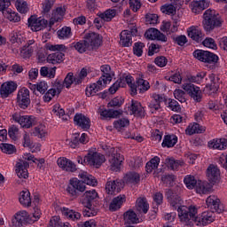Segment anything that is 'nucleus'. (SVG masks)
Masks as SVG:
<instances>
[{
    "instance_id": "57",
    "label": "nucleus",
    "mask_w": 227,
    "mask_h": 227,
    "mask_svg": "<svg viewBox=\"0 0 227 227\" xmlns=\"http://www.w3.org/2000/svg\"><path fill=\"white\" fill-rule=\"evenodd\" d=\"M166 161H167L168 168H169L173 171L178 169V168H180V166H182V164H184V162H182L178 160H175L173 158L167 159Z\"/></svg>"
},
{
    "instance_id": "21",
    "label": "nucleus",
    "mask_w": 227,
    "mask_h": 227,
    "mask_svg": "<svg viewBox=\"0 0 227 227\" xmlns=\"http://www.w3.org/2000/svg\"><path fill=\"white\" fill-rule=\"evenodd\" d=\"M57 164L63 169V171H67L68 173H74V171H77L75 163L65 157L59 158Z\"/></svg>"
},
{
    "instance_id": "51",
    "label": "nucleus",
    "mask_w": 227,
    "mask_h": 227,
    "mask_svg": "<svg viewBox=\"0 0 227 227\" xmlns=\"http://www.w3.org/2000/svg\"><path fill=\"white\" fill-rule=\"evenodd\" d=\"M99 17L103 19L105 22H111V20L116 17V10L108 9L104 13H101Z\"/></svg>"
},
{
    "instance_id": "63",
    "label": "nucleus",
    "mask_w": 227,
    "mask_h": 227,
    "mask_svg": "<svg viewBox=\"0 0 227 227\" xmlns=\"http://www.w3.org/2000/svg\"><path fill=\"white\" fill-rule=\"evenodd\" d=\"M121 106H123V98L121 97L114 98L108 103V107H121Z\"/></svg>"
},
{
    "instance_id": "5",
    "label": "nucleus",
    "mask_w": 227,
    "mask_h": 227,
    "mask_svg": "<svg viewBox=\"0 0 227 227\" xmlns=\"http://www.w3.org/2000/svg\"><path fill=\"white\" fill-rule=\"evenodd\" d=\"M86 191V184L82 180L73 178L69 180V184L67 188V192L73 200H77L82 192Z\"/></svg>"
},
{
    "instance_id": "31",
    "label": "nucleus",
    "mask_w": 227,
    "mask_h": 227,
    "mask_svg": "<svg viewBox=\"0 0 227 227\" xmlns=\"http://www.w3.org/2000/svg\"><path fill=\"white\" fill-rule=\"evenodd\" d=\"M209 4L205 0L193 1L192 3V12L196 15L200 14L203 10L208 8Z\"/></svg>"
},
{
    "instance_id": "59",
    "label": "nucleus",
    "mask_w": 227,
    "mask_h": 227,
    "mask_svg": "<svg viewBox=\"0 0 227 227\" xmlns=\"http://www.w3.org/2000/svg\"><path fill=\"white\" fill-rule=\"evenodd\" d=\"M124 83L127 82L129 88H130L131 95H136V82H134V77L127 75L125 78H121Z\"/></svg>"
},
{
    "instance_id": "18",
    "label": "nucleus",
    "mask_w": 227,
    "mask_h": 227,
    "mask_svg": "<svg viewBox=\"0 0 227 227\" xmlns=\"http://www.w3.org/2000/svg\"><path fill=\"white\" fill-rule=\"evenodd\" d=\"M74 125L83 130H90L91 127V120L82 114H76L74 117Z\"/></svg>"
},
{
    "instance_id": "56",
    "label": "nucleus",
    "mask_w": 227,
    "mask_h": 227,
    "mask_svg": "<svg viewBox=\"0 0 227 227\" xmlns=\"http://www.w3.org/2000/svg\"><path fill=\"white\" fill-rule=\"evenodd\" d=\"M15 6L20 13H27L29 8L27 7V2L24 0H17Z\"/></svg>"
},
{
    "instance_id": "4",
    "label": "nucleus",
    "mask_w": 227,
    "mask_h": 227,
    "mask_svg": "<svg viewBox=\"0 0 227 227\" xmlns=\"http://www.w3.org/2000/svg\"><path fill=\"white\" fill-rule=\"evenodd\" d=\"M182 186L176 185L174 188L167 189L165 192V196L168 203L176 209L178 207L184 203L182 200Z\"/></svg>"
},
{
    "instance_id": "54",
    "label": "nucleus",
    "mask_w": 227,
    "mask_h": 227,
    "mask_svg": "<svg viewBox=\"0 0 227 227\" xmlns=\"http://www.w3.org/2000/svg\"><path fill=\"white\" fill-rule=\"evenodd\" d=\"M0 148L4 153H7L8 155H12L17 152V148L12 144H1Z\"/></svg>"
},
{
    "instance_id": "12",
    "label": "nucleus",
    "mask_w": 227,
    "mask_h": 227,
    "mask_svg": "<svg viewBox=\"0 0 227 227\" xmlns=\"http://www.w3.org/2000/svg\"><path fill=\"white\" fill-rule=\"evenodd\" d=\"M215 221V214L214 211H205L200 215H195V223L197 226H207Z\"/></svg>"
},
{
    "instance_id": "44",
    "label": "nucleus",
    "mask_w": 227,
    "mask_h": 227,
    "mask_svg": "<svg viewBox=\"0 0 227 227\" xmlns=\"http://www.w3.org/2000/svg\"><path fill=\"white\" fill-rule=\"evenodd\" d=\"M4 17L10 20V22H20V15L19 12L12 11V9H7L3 12Z\"/></svg>"
},
{
    "instance_id": "2",
    "label": "nucleus",
    "mask_w": 227,
    "mask_h": 227,
    "mask_svg": "<svg viewBox=\"0 0 227 227\" xmlns=\"http://www.w3.org/2000/svg\"><path fill=\"white\" fill-rule=\"evenodd\" d=\"M46 50L54 52L48 55V63H51V65H58L59 63H63V61L65 60V53L63 52H67V46H65V44L47 43Z\"/></svg>"
},
{
    "instance_id": "15",
    "label": "nucleus",
    "mask_w": 227,
    "mask_h": 227,
    "mask_svg": "<svg viewBox=\"0 0 227 227\" xmlns=\"http://www.w3.org/2000/svg\"><path fill=\"white\" fill-rule=\"evenodd\" d=\"M48 25L49 21H47V20L45 19H36V17L35 16H31L28 19V27H30L32 31H42V29H45V27H47Z\"/></svg>"
},
{
    "instance_id": "43",
    "label": "nucleus",
    "mask_w": 227,
    "mask_h": 227,
    "mask_svg": "<svg viewBox=\"0 0 227 227\" xmlns=\"http://www.w3.org/2000/svg\"><path fill=\"white\" fill-rule=\"evenodd\" d=\"M20 203L23 207H31V193L29 191H23L20 193Z\"/></svg>"
},
{
    "instance_id": "42",
    "label": "nucleus",
    "mask_w": 227,
    "mask_h": 227,
    "mask_svg": "<svg viewBox=\"0 0 227 227\" xmlns=\"http://www.w3.org/2000/svg\"><path fill=\"white\" fill-rule=\"evenodd\" d=\"M195 187L198 194H207V192H210V184L207 182L199 180Z\"/></svg>"
},
{
    "instance_id": "35",
    "label": "nucleus",
    "mask_w": 227,
    "mask_h": 227,
    "mask_svg": "<svg viewBox=\"0 0 227 227\" xmlns=\"http://www.w3.org/2000/svg\"><path fill=\"white\" fill-rule=\"evenodd\" d=\"M120 45L122 47H130L132 45V34L129 30L121 32Z\"/></svg>"
},
{
    "instance_id": "32",
    "label": "nucleus",
    "mask_w": 227,
    "mask_h": 227,
    "mask_svg": "<svg viewBox=\"0 0 227 227\" xmlns=\"http://www.w3.org/2000/svg\"><path fill=\"white\" fill-rule=\"evenodd\" d=\"M136 95H137V91L139 93H145L150 90V82L143 78H138L135 83Z\"/></svg>"
},
{
    "instance_id": "23",
    "label": "nucleus",
    "mask_w": 227,
    "mask_h": 227,
    "mask_svg": "<svg viewBox=\"0 0 227 227\" xmlns=\"http://www.w3.org/2000/svg\"><path fill=\"white\" fill-rule=\"evenodd\" d=\"M123 189V183L120 179L108 181L106 184L107 194H116Z\"/></svg>"
},
{
    "instance_id": "8",
    "label": "nucleus",
    "mask_w": 227,
    "mask_h": 227,
    "mask_svg": "<svg viewBox=\"0 0 227 227\" xmlns=\"http://www.w3.org/2000/svg\"><path fill=\"white\" fill-rule=\"evenodd\" d=\"M16 104L20 109H27L31 106V97L27 88H21L17 94Z\"/></svg>"
},
{
    "instance_id": "39",
    "label": "nucleus",
    "mask_w": 227,
    "mask_h": 227,
    "mask_svg": "<svg viewBox=\"0 0 227 227\" xmlns=\"http://www.w3.org/2000/svg\"><path fill=\"white\" fill-rule=\"evenodd\" d=\"M136 208L140 214H148L150 206L148 205V201H146V198H138L137 200Z\"/></svg>"
},
{
    "instance_id": "10",
    "label": "nucleus",
    "mask_w": 227,
    "mask_h": 227,
    "mask_svg": "<svg viewBox=\"0 0 227 227\" xmlns=\"http://www.w3.org/2000/svg\"><path fill=\"white\" fill-rule=\"evenodd\" d=\"M111 154L108 156V160L110 162L112 171H119L121 167V162L125 160L123 155H121L114 148L110 150Z\"/></svg>"
},
{
    "instance_id": "30",
    "label": "nucleus",
    "mask_w": 227,
    "mask_h": 227,
    "mask_svg": "<svg viewBox=\"0 0 227 227\" xmlns=\"http://www.w3.org/2000/svg\"><path fill=\"white\" fill-rule=\"evenodd\" d=\"M123 182L129 185H137V184L141 182V176L137 172H129L123 177Z\"/></svg>"
},
{
    "instance_id": "9",
    "label": "nucleus",
    "mask_w": 227,
    "mask_h": 227,
    "mask_svg": "<svg viewBox=\"0 0 227 227\" xmlns=\"http://www.w3.org/2000/svg\"><path fill=\"white\" fill-rule=\"evenodd\" d=\"M83 162L87 166H95L100 168L106 162V156L99 153H89L83 158Z\"/></svg>"
},
{
    "instance_id": "29",
    "label": "nucleus",
    "mask_w": 227,
    "mask_h": 227,
    "mask_svg": "<svg viewBox=\"0 0 227 227\" xmlns=\"http://www.w3.org/2000/svg\"><path fill=\"white\" fill-rule=\"evenodd\" d=\"M98 198V193L95 190H90L86 191L83 194V199H82V205H87L88 207H91V203L95 201Z\"/></svg>"
},
{
    "instance_id": "53",
    "label": "nucleus",
    "mask_w": 227,
    "mask_h": 227,
    "mask_svg": "<svg viewBox=\"0 0 227 227\" xmlns=\"http://www.w3.org/2000/svg\"><path fill=\"white\" fill-rule=\"evenodd\" d=\"M184 184L186 185L187 189H194L198 184V180L194 176L188 175L184 179Z\"/></svg>"
},
{
    "instance_id": "50",
    "label": "nucleus",
    "mask_w": 227,
    "mask_h": 227,
    "mask_svg": "<svg viewBox=\"0 0 227 227\" xmlns=\"http://www.w3.org/2000/svg\"><path fill=\"white\" fill-rule=\"evenodd\" d=\"M54 6V0H44L43 3V11L42 13L43 17H49V13L52 7Z\"/></svg>"
},
{
    "instance_id": "24",
    "label": "nucleus",
    "mask_w": 227,
    "mask_h": 227,
    "mask_svg": "<svg viewBox=\"0 0 227 227\" xmlns=\"http://www.w3.org/2000/svg\"><path fill=\"white\" fill-rule=\"evenodd\" d=\"M145 38L148 40H158L159 42H168V37L157 28H149L145 33Z\"/></svg>"
},
{
    "instance_id": "1",
    "label": "nucleus",
    "mask_w": 227,
    "mask_h": 227,
    "mask_svg": "<svg viewBox=\"0 0 227 227\" xmlns=\"http://www.w3.org/2000/svg\"><path fill=\"white\" fill-rule=\"evenodd\" d=\"M100 69L103 75L96 83H92L86 88L85 93L87 97H95L98 91H101V90H104V88L107 86V82L113 81V76H111V66L103 65Z\"/></svg>"
},
{
    "instance_id": "60",
    "label": "nucleus",
    "mask_w": 227,
    "mask_h": 227,
    "mask_svg": "<svg viewBox=\"0 0 227 227\" xmlns=\"http://www.w3.org/2000/svg\"><path fill=\"white\" fill-rule=\"evenodd\" d=\"M205 77H207V73L200 72V73H198L196 75L190 76L188 79L190 82H197V84H200L201 83L203 79H205Z\"/></svg>"
},
{
    "instance_id": "58",
    "label": "nucleus",
    "mask_w": 227,
    "mask_h": 227,
    "mask_svg": "<svg viewBox=\"0 0 227 227\" xmlns=\"http://www.w3.org/2000/svg\"><path fill=\"white\" fill-rule=\"evenodd\" d=\"M84 206V209H83V215L84 217H93L95 215H97L98 211L97 209H95V207H93V205L90 204V206L88 205H83Z\"/></svg>"
},
{
    "instance_id": "22",
    "label": "nucleus",
    "mask_w": 227,
    "mask_h": 227,
    "mask_svg": "<svg viewBox=\"0 0 227 227\" xmlns=\"http://www.w3.org/2000/svg\"><path fill=\"white\" fill-rule=\"evenodd\" d=\"M12 120L16 121L17 123H20L21 127L25 129H29L30 127H33V117L27 116V115H20L19 113H15L12 114Z\"/></svg>"
},
{
    "instance_id": "14",
    "label": "nucleus",
    "mask_w": 227,
    "mask_h": 227,
    "mask_svg": "<svg viewBox=\"0 0 227 227\" xmlns=\"http://www.w3.org/2000/svg\"><path fill=\"white\" fill-rule=\"evenodd\" d=\"M206 204L207 208H210L212 212H216V214H222L224 212V207L221 204V200L215 195H210L206 200Z\"/></svg>"
},
{
    "instance_id": "17",
    "label": "nucleus",
    "mask_w": 227,
    "mask_h": 227,
    "mask_svg": "<svg viewBox=\"0 0 227 227\" xmlns=\"http://www.w3.org/2000/svg\"><path fill=\"white\" fill-rule=\"evenodd\" d=\"M207 177L210 184H217L221 178V170L217 166L211 164L207 168Z\"/></svg>"
},
{
    "instance_id": "49",
    "label": "nucleus",
    "mask_w": 227,
    "mask_h": 227,
    "mask_svg": "<svg viewBox=\"0 0 227 227\" xmlns=\"http://www.w3.org/2000/svg\"><path fill=\"white\" fill-rule=\"evenodd\" d=\"M57 35L60 40H65L72 36V28L69 27H63L61 29L58 30Z\"/></svg>"
},
{
    "instance_id": "27",
    "label": "nucleus",
    "mask_w": 227,
    "mask_h": 227,
    "mask_svg": "<svg viewBox=\"0 0 227 227\" xmlns=\"http://www.w3.org/2000/svg\"><path fill=\"white\" fill-rule=\"evenodd\" d=\"M65 12H67L65 7H57L56 10L52 11L49 23L50 27H52V25L56 24V22H61V20H63V17H65Z\"/></svg>"
},
{
    "instance_id": "47",
    "label": "nucleus",
    "mask_w": 227,
    "mask_h": 227,
    "mask_svg": "<svg viewBox=\"0 0 227 227\" xmlns=\"http://www.w3.org/2000/svg\"><path fill=\"white\" fill-rule=\"evenodd\" d=\"M40 74L42 77H49L50 79H53L56 75V67L49 68L47 67H43L40 69Z\"/></svg>"
},
{
    "instance_id": "25",
    "label": "nucleus",
    "mask_w": 227,
    "mask_h": 227,
    "mask_svg": "<svg viewBox=\"0 0 227 227\" xmlns=\"http://www.w3.org/2000/svg\"><path fill=\"white\" fill-rule=\"evenodd\" d=\"M188 36L189 38H192L194 42H197L200 43V42H203V39L205 38V34L198 27H190L187 29Z\"/></svg>"
},
{
    "instance_id": "13",
    "label": "nucleus",
    "mask_w": 227,
    "mask_h": 227,
    "mask_svg": "<svg viewBox=\"0 0 227 227\" xmlns=\"http://www.w3.org/2000/svg\"><path fill=\"white\" fill-rule=\"evenodd\" d=\"M210 82L209 83L206 84V87L204 88V91L207 95H212V93H217L219 90V84L221 83L219 77L215 76V74H211L208 75V78H206V81Z\"/></svg>"
},
{
    "instance_id": "16",
    "label": "nucleus",
    "mask_w": 227,
    "mask_h": 227,
    "mask_svg": "<svg viewBox=\"0 0 227 227\" xmlns=\"http://www.w3.org/2000/svg\"><path fill=\"white\" fill-rule=\"evenodd\" d=\"M84 38L89 43V49L92 51H97L100 45H102V36L97 33H89L86 34Z\"/></svg>"
},
{
    "instance_id": "61",
    "label": "nucleus",
    "mask_w": 227,
    "mask_h": 227,
    "mask_svg": "<svg viewBox=\"0 0 227 227\" xmlns=\"http://www.w3.org/2000/svg\"><path fill=\"white\" fill-rule=\"evenodd\" d=\"M143 49H145V43H135L133 46V54L141 58L143 56Z\"/></svg>"
},
{
    "instance_id": "46",
    "label": "nucleus",
    "mask_w": 227,
    "mask_h": 227,
    "mask_svg": "<svg viewBox=\"0 0 227 227\" xmlns=\"http://www.w3.org/2000/svg\"><path fill=\"white\" fill-rule=\"evenodd\" d=\"M160 162V158L159 156H155L150 161H148L145 165V170L147 173H152L153 169H157L159 168V164Z\"/></svg>"
},
{
    "instance_id": "62",
    "label": "nucleus",
    "mask_w": 227,
    "mask_h": 227,
    "mask_svg": "<svg viewBox=\"0 0 227 227\" xmlns=\"http://www.w3.org/2000/svg\"><path fill=\"white\" fill-rule=\"evenodd\" d=\"M11 42L12 43H22L24 42V36L20 32H12L11 34Z\"/></svg>"
},
{
    "instance_id": "40",
    "label": "nucleus",
    "mask_w": 227,
    "mask_h": 227,
    "mask_svg": "<svg viewBox=\"0 0 227 227\" xmlns=\"http://www.w3.org/2000/svg\"><path fill=\"white\" fill-rule=\"evenodd\" d=\"M178 143V137L175 135H167L164 137L161 145L163 148H173Z\"/></svg>"
},
{
    "instance_id": "64",
    "label": "nucleus",
    "mask_w": 227,
    "mask_h": 227,
    "mask_svg": "<svg viewBox=\"0 0 227 227\" xmlns=\"http://www.w3.org/2000/svg\"><path fill=\"white\" fill-rule=\"evenodd\" d=\"M174 97H175V98H176V100L181 102V104H184V102L186 101V99H185V97H186L185 91H184L180 89L174 90Z\"/></svg>"
},
{
    "instance_id": "55",
    "label": "nucleus",
    "mask_w": 227,
    "mask_h": 227,
    "mask_svg": "<svg viewBox=\"0 0 227 227\" xmlns=\"http://www.w3.org/2000/svg\"><path fill=\"white\" fill-rule=\"evenodd\" d=\"M130 125V121L126 118L119 119L114 122V127L117 129V130H121V129H125V127H129Z\"/></svg>"
},
{
    "instance_id": "7",
    "label": "nucleus",
    "mask_w": 227,
    "mask_h": 227,
    "mask_svg": "<svg viewBox=\"0 0 227 227\" xmlns=\"http://www.w3.org/2000/svg\"><path fill=\"white\" fill-rule=\"evenodd\" d=\"M193 56L196 59H199V61L208 63L209 65H215V63L219 61V57L208 51L196 50L193 51Z\"/></svg>"
},
{
    "instance_id": "28",
    "label": "nucleus",
    "mask_w": 227,
    "mask_h": 227,
    "mask_svg": "<svg viewBox=\"0 0 227 227\" xmlns=\"http://www.w3.org/2000/svg\"><path fill=\"white\" fill-rule=\"evenodd\" d=\"M152 98L153 99L148 103V107L151 109L152 113H155L160 109V103L164 102V97L154 93Z\"/></svg>"
},
{
    "instance_id": "36",
    "label": "nucleus",
    "mask_w": 227,
    "mask_h": 227,
    "mask_svg": "<svg viewBox=\"0 0 227 227\" xmlns=\"http://www.w3.org/2000/svg\"><path fill=\"white\" fill-rule=\"evenodd\" d=\"M126 201V197L125 195H119L118 197L114 198L109 208L112 212H116V210H120L121 208V206L123 203Z\"/></svg>"
},
{
    "instance_id": "34",
    "label": "nucleus",
    "mask_w": 227,
    "mask_h": 227,
    "mask_svg": "<svg viewBox=\"0 0 227 227\" xmlns=\"http://www.w3.org/2000/svg\"><path fill=\"white\" fill-rule=\"evenodd\" d=\"M62 215L64 216H66L67 219H68V221H79L81 220V213L70 209L68 207H63L62 208Z\"/></svg>"
},
{
    "instance_id": "52",
    "label": "nucleus",
    "mask_w": 227,
    "mask_h": 227,
    "mask_svg": "<svg viewBox=\"0 0 227 227\" xmlns=\"http://www.w3.org/2000/svg\"><path fill=\"white\" fill-rule=\"evenodd\" d=\"M125 87V82L124 80L120 78L118 79L108 90L109 93L111 95H114L120 90V88H124Z\"/></svg>"
},
{
    "instance_id": "20",
    "label": "nucleus",
    "mask_w": 227,
    "mask_h": 227,
    "mask_svg": "<svg viewBox=\"0 0 227 227\" xmlns=\"http://www.w3.org/2000/svg\"><path fill=\"white\" fill-rule=\"evenodd\" d=\"M129 110L131 114L137 118H145V116H146V111L145 110V107H143V105H141V103L137 100H131Z\"/></svg>"
},
{
    "instance_id": "26",
    "label": "nucleus",
    "mask_w": 227,
    "mask_h": 227,
    "mask_svg": "<svg viewBox=\"0 0 227 227\" xmlns=\"http://www.w3.org/2000/svg\"><path fill=\"white\" fill-rule=\"evenodd\" d=\"M27 168H29V162L20 160L16 164V174L19 178H29V172H27Z\"/></svg>"
},
{
    "instance_id": "33",
    "label": "nucleus",
    "mask_w": 227,
    "mask_h": 227,
    "mask_svg": "<svg viewBox=\"0 0 227 227\" xmlns=\"http://www.w3.org/2000/svg\"><path fill=\"white\" fill-rule=\"evenodd\" d=\"M123 219L125 224H137L139 218L134 210H128L123 214Z\"/></svg>"
},
{
    "instance_id": "45",
    "label": "nucleus",
    "mask_w": 227,
    "mask_h": 227,
    "mask_svg": "<svg viewBox=\"0 0 227 227\" xmlns=\"http://www.w3.org/2000/svg\"><path fill=\"white\" fill-rule=\"evenodd\" d=\"M73 47H74L75 51H78L81 54L82 52H86L87 51H90V44L88 43V41L86 38L84 40L80 41L78 43H74Z\"/></svg>"
},
{
    "instance_id": "37",
    "label": "nucleus",
    "mask_w": 227,
    "mask_h": 227,
    "mask_svg": "<svg viewBox=\"0 0 227 227\" xmlns=\"http://www.w3.org/2000/svg\"><path fill=\"white\" fill-rule=\"evenodd\" d=\"M208 147L213 150H224L227 147V140L225 138L210 140L208 142Z\"/></svg>"
},
{
    "instance_id": "6",
    "label": "nucleus",
    "mask_w": 227,
    "mask_h": 227,
    "mask_svg": "<svg viewBox=\"0 0 227 227\" xmlns=\"http://www.w3.org/2000/svg\"><path fill=\"white\" fill-rule=\"evenodd\" d=\"M178 217L181 223H189V221H194L196 223V215H198V208L191 206L187 207L185 206L177 207Z\"/></svg>"
},
{
    "instance_id": "3",
    "label": "nucleus",
    "mask_w": 227,
    "mask_h": 227,
    "mask_svg": "<svg viewBox=\"0 0 227 227\" xmlns=\"http://www.w3.org/2000/svg\"><path fill=\"white\" fill-rule=\"evenodd\" d=\"M203 27L205 31H212L215 27H221L223 21L221 16L215 13V11L207 9L203 14Z\"/></svg>"
},
{
    "instance_id": "11",
    "label": "nucleus",
    "mask_w": 227,
    "mask_h": 227,
    "mask_svg": "<svg viewBox=\"0 0 227 227\" xmlns=\"http://www.w3.org/2000/svg\"><path fill=\"white\" fill-rule=\"evenodd\" d=\"M183 90H184L195 102H201L203 93L201 92V90H200V87L195 86L192 83H184L183 85Z\"/></svg>"
},
{
    "instance_id": "38",
    "label": "nucleus",
    "mask_w": 227,
    "mask_h": 227,
    "mask_svg": "<svg viewBox=\"0 0 227 227\" xmlns=\"http://www.w3.org/2000/svg\"><path fill=\"white\" fill-rule=\"evenodd\" d=\"M206 128L200 125V123H193V124H190L185 132L188 136H192V134H203V132H205Z\"/></svg>"
},
{
    "instance_id": "41",
    "label": "nucleus",
    "mask_w": 227,
    "mask_h": 227,
    "mask_svg": "<svg viewBox=\"0 0 227 227\" xmlns=\"http://www.w3.org/2000/svg\"><path fill=\"white\" fill-rule=\"evenodd\" d=\"M79 177L82 179L81 181L83 182L84 185H92V187L97 185V179H95V176L86 172L79 174Z\"/></svg>"
},
{
    "instance_id": "19",
    "label": "nucleus",
    "mask_w": 227,
    "mask_h": 227,
    "mask_svg": "<svg viewBox=\"0 0 227 227\" xmlns=\"http://www.w3.org/2000/svg\"><path fill=\"white\" fill-rule=\"evenodd\" d=\"M16 90L17 83L15 82H5L1 85L0 95L2 98H8Z\"/></svg>"
},
{
    "instance_id": "48",
    "label": "nucleus",
    "mask_w": 227,
    "mask_h": 227,
    "mask_svg": "<svg viewBox=\"0 0 227 227\" xmlns=\"http://www.w3.org/2000/svg\"><path fill=\"white\" fill-rule=\"evenodd\" d=\"M31 136H35L36 137H39L42 139L43 137H45L47 136V131L45 130V126L43 125H39L35 127L32 132Z\"/></svg>"
}]
</instances>
